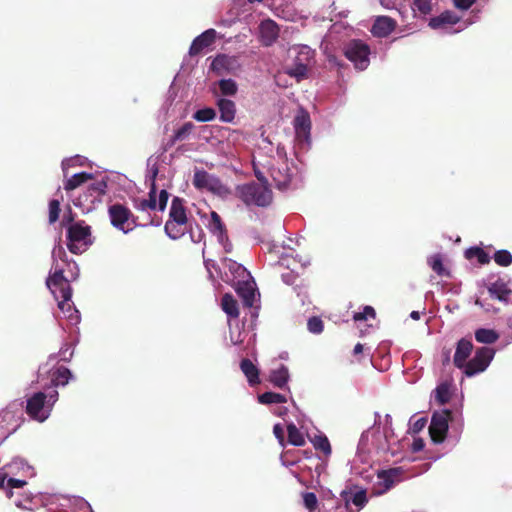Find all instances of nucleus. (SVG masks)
I'll return each instance as SVG.
<instances>
[{
	"label": "nucleus",
	"mask_w": 512,
	"mask_h": 512,
	"mask_svg": "<svg viewBox=\"0 0 512 512\" xmlns=\"http://www.w3.org/2000/svg\"><path fill=\"white\" fill-rule=\"evenodd\" d=\"M269 174L275 184V187L279 190H285L291 183L292 173L288 166V163H272L269 166Z\"/></svg>",
	"instance_id": "nucleus-12"
},
{
	"label": "nucleus",
	"mask_w": 512,
	"mask_h": 512,
	"mask_svg": "<svg viewBox=\"0 0 512 512\" xmlns=\"http://www.w3.org/2000/svg\"><path fill=\"white\" fill-rule=\"evenodd\" d=\"M46 286L58 301V307L65 311V305L69 304L72 297V288L69 280L64 276V269L56 265L55 270L49 273Z\"/></svg>",
	"instance_id": "nucleus-4"
},
{
	"label": "nucleus",
	"mask_w": 512,
	"mask_h": 512,
	"mask_svg": "<svg viewBox=\"0 0 512 512\" xmlns=\"http://www.w3.org/2000/svg\"><path fill=\"white\" fill-rule=\"evenodd\" d=\"M452 417V412L448 409L442 411H436L433 413L431 423L429 426V434L431 440L440 444L444 442L448 432V423Z\"/></svg>",
	"instance_id": "nucleus-10"
},
{
	"label": "nucleus",
	"mask_w": 512,
	"mask_h": 512,
	"mask_svg": "<svg viewBox=\"0 0 512 512\" xmlns=\"http://www.w3.org/2000/svg\"><path fill=\"white\" fill-rule=\"evenodd\" d=\"M93 175L87 172H80L77 174H74L71 178H69L65 184L64 189L66 191H72L82 184L86 183L88 180L92 179Z\"/></svg>",
	"instance_id": "nucleus-31"
},
{
	"label": "nucleus",
	"mask_w": 512,
	"mask_h": 512,
	"mask_svg": "<svg viewBox=\"0 0 512 512\" xmlns=\"http://www.w3.org/2000/svg\"><path fill=\"white\" fill-rule=\"evenodd\" d=\"M78 221H75V214L72 212L71 208L68 209V212L64 214L62 219V225L64 227H68V225H72V223H77Z\"/></svg>",
	"instance_id": "nucleus-53"
},
{
	"label": "nucleus",
	"mask_w": 512,
	"mask_h": 512,
	"mask_svg": "<svg viewBox=\"0 0 512 512\" xmlns=\"http://www.w3.org/2000/svg\"><path fill=\"white\" fill-rule=\"evenodd\" d=\"M92 244V229L84 220L68 225L66 229V246L72 254H82Z\"/></svg>",
	"instance_id": "nucleus-2"
},
{
	"label": "nucleus",
	"mask_w": 512,
	"mask_h": 512,
	"mask_svg": "<svg viewBox=\"0 0 512 512\" xmlns=\"http://www.w3.org/2000/svg\"><path fill=\"white\" fill-rule=\"evenodd\" d=\"M495 350L490 347H480L475 351V355L470 359L466 366L462 368L463 373L467 377H472L478 373H481L487 369L490 362L494 358Z\"/></svg>",
	"instance_id": "nucleus-9"
},
{
	"label": "nucleus",
	"mask_w": 512,
	"mask_h": 512,
	"mask_svg": "<svg viewBox=\"0 0 512 512\" xmlns=\"http://www.w3.org/2000/svg\"><path fill=\"white\" fill-rule=\"evenodd\" d=\"M253 171H254V175L255 177L257 178V180L259 181L258 184H263V185H268V179L266 178V176L264 175V173L256 166L255 163H253Z\"/></svg>",
	"instance_id": "nucleus-54"
},
{
	"label": "nucleus",
	"mask_w": 512,
	"mask_h": 512,
	"mask_svg": "<svg viewBox=\"0 0 512 512\" xmlns=\"http://www.w3.org/2000/svg\"><path fill=\"white\" fill-rule=\"evenodd\" d=\"M53 257H54V258H59V259H61L62 261L67 262V254H66V251H65V249H64L62 246H60V245L54 248V250H53Z\"/></svg>",
	"instance_id": "nucleus-57"
},
{
	"label": "nucleus",
	"mask_w": 512,
	"mask_h": 512,
	"mask_svg": "<svg viewBox=\"0 0 512 512\" xmlns=\"http://www.w3.org/2000/svg\"><path fill=\"white\" fill-rule=\"evenodd\" d=\"M363 352V345L361 343H357L353 349V354L358 355Z\"/></svg>",
	"instance_id": "nucleus-62"
},
{
	"label": "nucleus",
	"mask_w": 512,
	"mask_h": 512,
	"mask_svg": "<svg viewBox=\"0 0 512 512\" xmlns=\"http://www.w3.org/2000/svg\"><path fill=\"white\" fill-rule=\"evenodd\" d=\"M231 341L234 345H240L243 343L244 340L241 338V333H238L236 338H234L233 335L231 334Z\"/></svg>",
	"instance_id": "nucleus-61"
},
{
	"label": "nucleus",
	"mask_w": 512,
	"mask_h": 512,
	"mask_svg": "<svg viewBox=\"0 0 512 512\" xmlns=\"http://www.w3.org/2000/svg\"><path fill=\"white\" fill-rule=\"evenodd\" d=\"M168 198L169 193L165 189L161 190L157 199V209L159 211H164L166 209Z\"/></svg>",
	"instance_id": "nucleus-51"
},
{
	"label": "nucleus",
	"mask_w": 512,
	"mask_h": 512,
	"mask_svg": "<svg viewBox=\"0 0 512 512\" xmlns=\"http://www.w3.org/2000/svg\"><path fill=\"white\" fill-rule=\"evenodd\" d=\"M472 351L473 344L471 340H468L466 338L460 339L457 342L455 354L453 357L454 365L459 369H462L464 366H466V363L468 362V358L470 357Z\"/></svg>",
	"instance_id": "nucleus-16"
},
{
	"label": "nucleus",
	"mask_w": 512,
	"mask_h": 512,
	"mask_svg": "<svg viewBox=\"0 0 512 512\" xmlns=\"http://www.w3.org/2000/svg\"><path fill=\"white\" fill-rule=\"evenodd\" d=\"M369 318L375 319L376 318V312H375V309L372 306H368V305L363 308L362 312H356L353 315V320L355 322L366 321Z\"/></svg>",
	"instance_id": "nucleus-45"
},
{
	"label": "nucleus",
	"mask_w": 512,
	"mask_h": 512,
	"mask_svg": "<svg viewBox=\"0 0 512 512\" xmlns=\"http://www.w3.org/2000/svg\"><path fill=\"white\" fill-rule=\"evenodd\" d=\"M193 185L197 189H207L211 192H217L221 188L219 179L211 176L205 170H197L194 173Z\"/></svg>",
	"instance_id": "nucleus-14"
},
{
	"label": "nucleus",
	"mask_w": 512,
	"mask_h": 512,
	"mask_svg": "<svg viewBox=\"0 0 512 512\" xmlns=\"http://www.w3.org/2000/svg\"><path fill=\"white\" fill-rule=\"evenodd\" d=\"M396 28V21L389 16H379L374 21L371 33L375 37L384 38L390 35Z\"/></svg>",
	"instance_id": "nucleus-17"
},
{
	"label": "nucleus",
	"mask_w": 512,
	"mask_h": 512,
	"mask_svg": "<svg viewBox=\"0 0 512 512\" xmlns=\"http://www.w3.org/2000/svg\"><path fill=\"white\" fill-rule=\"evenodd\" d=\"M194 124L192 122L184 123L180 128H178L172 138L169 140L168 145L173 146L177 141H183L189 137L191 132L194 129Z\"/></svg>",
	"instance_id": "nucleus-33"
},
{
	"label": "nucleus",
	"mask_w": 512,
	"mask_h": 512,
	"mask_svg": "<svg viewBox=\"0 0 512 512\" xmlns=\"http://www.w3.org/2000/svg\"><path fill=\"white\" fill-rule=\"evenodd\" d=\"M288 380L289 372L285 365H281L278 369H274L270 372L269 381L277 388H284Z\"/></svg>",
	"instance_id": "nucleus-25"
},
{
	"label": "nucleus",
	"mask_w": 512,
	"mask_h": 512,
	"mask_svg": "<svg viewBox=\"0 0 512 512\" xmlns=\"http://www.w3.org/2000/svg\"><path fill=\"white\" fill-rule=\"evenodd\" d=\"M73 311H76V310H75L71 300H69V304L65 305V311H62V312L64 313V315L66 317L70 318V317H72Z\"/></svg>",
	"instance_id": "nucleus-60"
},
{
	"label": "nucleus",
	"mask_w": 512,
	"mask_h": 512,
	"mask_svg": "<svg viewBox=\"0 0 512 512\" xmlns=\"http://www.w3.org/2000/svg\"><path fill=\"white\" fill-rule=\"evenodd\" d=\"M235 290L238 296L242 299L243 305L246 307H252L256 297V288L253 281L249 279L240 280L235 283Z\"/></svg>",
	"instance_id": "nucleus-15"
},
{
	"label": "nucleus",
	"mask_w": 512,
	"mask_h": 512,
	"mask_svg": "<svg viewBox=\"0 0 512 512\" xmlns=\"http://www.w3.org/2000/svg\"><path fill=\"white\" fill-rule=\"evenodd\" d=\"M288 442L294 446L305 445V438L294 423L287 425Z\"/></svg>",
	"instance_id": "nucleus-34"
},
{
	"label": "nucleus",
	"mask_w": 512,
	"mask_h": 512,
	"mask_svg": "<svg viewBox=\"0 0 512 512\" xmlns=\"http://www.w3.org/2000/svg\"><path fill=\"white\" fill-rule=\"evenodd\" d=\"M313 446L316 450L322 451L326 456L332 452L330 442L325 435H318L312 440Z\"/></svg>",
	"instance_id": "nucleus-38"
},
{
	"label": "nucleus",
	"mask_w": 512,
	"mask_h": 512,
	"mask_svg": "<svg viewBox=\"0 0 512 512\" xmlns=\"http://www.w3.org/2000/svg\"><path fill=\"white\" fill-rule=\"evenodd\" d=\"M216 35V30L211 28L197 36L190 45L189 55L193 57L204 52L205 49L214 44Z\"/></svg>",
	"instance_id": "nucleus-13"
},
{
	"label": "nucleus",
	"mask_w": 512,
	"mask_h": 512,
	"mask_svg": "<svg viewBox=\"0 0 512 512\" xmlns=\"http://www.w3.org/2000/svg\"><path fill=\"white\" fill-rule=\"evenodd\" d=\"M258 401L261 404H274V403H286L287 398L285 395L276 392H264L258 396Z\"/></svg>",
	"instance_id": "nucleus-36"
},
{
	"label": "nucleus",
	"mask_w": 512,
	"mask_h": 512,
	"mask_svg": "<svg viewBox=\"0 0 512 512\" xmlns=\"http://www.w3.org/2000/svg\"><path fill=\"white\" fill-rule=\"evenodd\" d=\"M60 212H61L60 201L57 200V199H52L49 202V216H48V219H49V223L50 224L55 223L59 219Z\"/></svg>",
	"instance_id": "nucleus-46"
},
{
	"label": "nucleus",
	"mask_w": 512,
	"mask_h": 512,
	"mask_svg": "<svg viewBox=\"0 0 512 512\" xmlns=\"http://www.w3.org/2000/svg\"><path fill=\"white\" fill-rule=\"evenodd\" d=\"M223 265L232 275V279L227 278L226 281H232L235 284L240 280H245L250 277L246 268L232 259H225ZM225 275L228 277L227 272H225Z\"/></svg>",
	"instance_id": "nucleus-19"
},
{
	"label": "nucleus",
	"mask_w": 512,
	"mask_h": 512,
	"mask_svg": "<svg viewBox=\"0 0 512 512\" xmlns=\"http://www.w3.org/2000/svg\"><path fill=\"white\" fill-rule=\"evenodd\" d=\"M215 117L216 112L213 108L210 107L199 109L193 114V118L198 122H209L214 120Z\"/></svg>",
	"instance_id": "nucleus-40"
},
{
	"label": "nucleus",
	"mask_w": 512,
	"mask_h": 512,
	"mask_svg": "<svg viewBox=\"0 0 512 512\" xmlns=\"http://www.w3.org/2000/svg\"><path fill=\"white\" fill-rule=\"evenodd\" d=\"M27 484L25 480L15 479V478H9L7 479V488L13 489V488H22Z\"/></svg>",
	"instance_id": "nucleus-56"
},
{
	"label": "nucleus",
	"mask_w": 512,
	"mask_h": 512,
	"mask_svg": "<svg viewBox=\"0 0 512 512\" xmlns=\"http://www.w3.org/2000/svg\"><path fill=\"white\" fill-rule=\"evenodd\" d=\"M220 112V120L225 123L233 122L236 114V106L232 100L221 98L217 101Z\"/></svg>",
	"instance_id": "nucleus-22"
},
{
	"label": "nucleus",
	"mask_w": 512,
	"mask_h": 512,
	"mask_svg": "<svg viewBox=\"0 0 512 512\" xmlns=\"http://www.w3.org/2000/svg\"><path fill=\"white\" fill-rule=\"evenodd\" d=\"M476 0H454V5L460 10H468Z\"/></svg>",
	"instance_id": "nucleus-55"
},
{
	"label": "nucleus",
	"mask_w": 512,
	"mask_h": 512,
	"mask_svg": "<svg viewBox=\"0 0 512 512\" xmlns=\"http://www.w3.org/2000/svg\"><path fill=\"white\" fill-rule=\"evenodd\" d=\"M58 400V392H36L27 399L26 413L38 422H44L50 415L53 405Z\"/></svg>",
	"instance_id": "nucleus-3"
},
{
	"label": "nucleus",
	"mask_w": 512,
	"mask_h": 512,
	"mask_svg": "<svg viewBox=\"0 0 512 512\" xmlns=\"http://www.w3.org/2000/svg\"><path fill=\"white\" fill-rule=\"evenodd\" d=\"M71 377L72 374L70 370L64 366H60L52 371L51 382L54 387L65 386Z\"/></svg>",
	"instance_id": "nucleus-27"
},
{
	"label": "nucleus",
	"mask_w": 512,
	"mask_h": 512,
	"mask_svg": "<svg viewBox=\"0 0 512 512\" xmlns=\"http://www.w3.org/2000/svg\"><path fill=\"white\" fill-rule=\"evenodd\" d=\"M413 6L414 9L418 10L420 13L424 15H427L432 11L431 0H414Z\"/></svg>",
	"instance_id": "nucleus-48"
},
{
	"label": "nucleus",
	"mask_w": 512,
	"mask_h": 512,
	"mask_svg": "<svg viewBox=\"0 0 512 512\" xmlns=\"http://www.w3.org/2000/svg\"><path fill=\"white\" fill-rule=\"evenodd\" d=\"M221 306L223 311L231 318L239 316L238 303L236 299L229 293L223 295L221 299Z\"/></svg>",
	"instance_id": "nucleus-30"
},
{
	"label": "nucleus",
	"mask_w": 512,
	"mask_h": 512,
	"mask_svg": "<svg viewBox=\"0 0 512 512\" xmlns=\"http://www.w3.org/2000/svg\"><path fill=\"white\" fill-rule=\"evenodd\" d=\"M488 292L491 298L497 299L505 304L509 302V298L512 294L508 285L500 279L490 284Z\"/></svg>",
	"instance_id": "nucleus-20"
},
{
	"label": "nucleus",
	"mask_w": 512,
	"mask_h": 512,
	"mask_svg": "<svg viewBox=\"0 0 512 512\" xmlns=\"http://www.w3.org/2000/svg\"><path fill=\"white\" fill-rule=\"evenodd\" d=\"M261 43L271 46L279 37V27L273 20H265L260 24Z\"/></svg>",
	"instance_id": "nucleus-18"
},
{
	"label": "nucleus",
	"mask_w": 512,
	"mask_h": 512,
	"mask_svg": "<svg viewBox=\"0 0 512 512\" xmlns=\"http://www.w3.org/2000/svg\"><path fill=\"white\" fill-rule=\"evenodd\" d=\"M303 502L309 511H314L317 508V496L313 492H306L303 495Z\"/></svg>",
	"instance_id": "nucleus-49"
},
{
	"label": "nucleus",
	"mask_w": 512,
	"mask_h": 512,
	"mask_svg": "<svg viewBox=\"0 0 512 512\" xmlns=\"http://www.w3.org/2000/svg\"><path fill=\"white\" fill-rule=\"evenodd\" d=\"M208 228L210 232L213 235H215L220 242H223L225 239L228 238L226 227L222 222L220 215L215 211L211 212V220L209 222Z\"/></svg>",
	"instance_id": "nucleus-23"
},
{
	"label": "nucleus",
	"mask_w": 512,
	"mask_h": 512,
	"mask_svg": "<svg viewBox=\"0 0 512 512\" xmlns=\"http://www.w3.org/2000/svg\"><path fill=\"white\" fill-rule=\"evenodd\" d=\"M401 475L400 468H391L388 470H381L378 472V479L382 481V484L385 490H388L393 487L395 483V479Z\"/></svg>",
	"instance_id": "nucleus-28"
},
{
	"label": "nucleus",
	"mask_w": 512,
	"mask_h": 512,
	"mask_svg": "<svg viewBox=\"0 0 512 512\" xmlns=\"http://www.w3.org/2000/svg\"><path fill=\"white\" fill-rule=\"evenodd\" d=\"M235 196L247 206L266 207L271 204L273 195L267 185L256 182L245 183L236 186Z\"/></svg>",
	"instance_id": "nucleus-1"
},
{
	"label": "nucleus",
	"mask_w": 512,
	"mask_h": 512,
	"mask_svg": "<svg viewBox=\"0 0 512 512\" xmlns=\"http://www.w3.org/2000/svg\"><path fill=\"white\" fill-rule=\"evenodd\" d=\"M219 89L224 96H233L237 93L238 87L233 79H222L219 81Z\"/></svg>",
	"instance_id": "nucleus-39"
},
{
	"label": "nucleus",
	"mask_w": 512,
	"mask_h": 512,
	"mask_svg": "<svg viewBox=\"0 0 512 512\" xmlns=\"http://www.w3.org/2000/svg\"><path fill=\"white\" fill-rule=\"evenodd\" d=\"M465 257L468 260L477 258L480 264H488L490 262V256L480 247H470L465 251Z\"/></svg>",
	"instance_id": "nucleus-35"
},
{
	"label": "nucleus",
	"mask_w": 512,
	"mask_h": 512,
	"mask_svg": "<svg viewBox=\"0 0 512 512\" xmlns=\"http://www.w3.org/2000/svg\"><path fill=\"white\" fill-rule=\"evenodd\" d=\"M240 368L251 386H255L260 383L259 370L250 359H242L240 362Z\"/></svg>",
	"instance_id": "nucleus-24"
},
{
	"label": "nucleus",
	"mask_w": 512,
	"mask_h": 512,
	"mask_svg": "<svg viewBox=\"0 0 512 512\" xmlns=\"http://www.w3.org/2000/svg\"><path fill=\"white\" fill-rule=\"evenodd\" d=\"M106 189L107 182L105 180L93 182L88 186V192L90 193V196L94 198L103 196L106 193Z\"/></svg>",
	"instance_id": "nucleus-41"
},
{
	"label": "nucleus",
	"mask_w": 512,
	"mask_h": 512,
	"mask_svg": "<svg viewBox=\"0 0 512 512\" xmlns=\"http://www.w3.org/2000/svg\"><path fill=\"white\" fill-rule=\"evenodd\" d=\"M273 433L275 437L279 440V442L282 444L284 442V430L280 424L274 425Z\"/></svg>",
	"instance_id": "nucleus-59"
},
{
	"label": "nucleus",
	"mask_w": 512,
	"mask_h": 512,
	"mask_svg": "<svg viewBox=\"0 0 512 512\" xmlns=\"http://www.w3.org/2000/svg\"><path fill=\"white\" fill-rule=\"evenodd\" d=\"M494 261L499 266L507 267L512 264V254L508 250H498L494 254Z\"/></svg>",
	"instance_id": "nucleus-42"
},
{
	"label": "nucleus",
	"mask_w": 512,
	"mask_h": 512,
	"mask_svg": "<svg viewBox=\"0 0 512 512\" xmlns=\"http://www.w3.org/2000/svg\"><path fill=\"white\" fill-rule=\"evenodd\" d=\"M426 424H427V418L421 417V418L417 419L412 424L411 430H412L413 433L417 434V433H419L420 431H422L424 429Z\"/></svg>",
	"instance_id": "nucleus-52"
},
{
	"label": "nucleus",
	"mask_w": 512,
	"mask_h": 512,
	"mask_svg": "<svg viewBox=\"0 0 512 512\" xmlns=\"http://www.w3.org/2000/svg\"><path fill=\"white\" fill-rule=\"evenodd\" d=\"M343 52L345 57L354 63L355 68L364 70L369 65V46L361 40H351L344 48Z\"/></svg>",
	"instance_id": "nucleus-8"
},
{
	"label": "nucleus",
	"mask_w": 512,
	"mask_h": 512,
	"mask_svg": "<svg viewBox=\"0 0 512 512\" xmlns=\"http://www.w3.org/2000/svg\"><path fill=\"white\" fill-rule=\"evenodd\" d=\"M341 497L345 501L346 507H348L349 503L352 502L355 506L358 507L357 511L363 508L368 502L367 493L364 489L357 491L353 495L347 491H343L341 493Z\"/></svg>",
	"instance_id": "nucleus-26"
},
{
	"label": "nucleus",
	"mask_w": 512,
	"mask_h": 512,
	"mask_svg": "<svg viewBox=\"0 0 512 512\" xmlns=\"http://www.w3.org/2000/svg\"><path fill=\"white\" fill-rule=\"evenodd\" d=\"M132 202L134 209L138 212L137 216H140L139 225L158 226L160 224V221L156 216L152 215V212L157 210V190L154 181L152 182L151 188L148 192V198L138 197L134 198Z\"/></svg>",
	"instance_id": "nucleus-5"
},
{
	"label": "nucleus",
	"mask_w": 512,
	"mask_h": 512,
	"mask_svg": "<svg viewBox=\"0 0 512 512\" xmlns=\"http://www.w3.org/2000/svg\"><path fill=\"white\" fill-rule=\"evenodd\" d=\"M458 21H459V18L454 13H452L450 11H445V12L441 13L439 16L431 18L430 22H429V26L434 29H437V28L442 27L445 24H451V25L456 24Z\"/></svg>",
	"instance_id": "nucleus-29"
},
{
	"label": "nucleus",
	"mask_w": 512,
	"mask_h": 512,
	"mask_svg": "<svg viewBox=\"0 0 512 512\" xmlns=\"http://www.w3.org/2000/svg\"><path fill=\"white\" fill-rule=\"evenodd\" d=\"M431 269L439 276H449V271L443 265L442 256L440 254L432 255L428 260Z\"/></svg>",
	"instance_id": "nucleus-37"
},
{
	"label": "nucleus",
	"mask_w": 512,
	"mask_h": 512,
	"mask_svg": "<svg viewBox=\"0 0 512 512\" xmlns=\"http://www.w3.org/2000/svg\"><path fill=\"white\" fill-rule=\"evenodd\" d=\"M308 67L307 64L301 62H295L294 66L288 71V74L296 77L297 80H301L307 77Z\"/></svg>",
	"instance_id": "nucleus-44"
},
{
	"label": "nucleus",
	"mask_w": 512,
	"mask_h": 512,
	"mask_svg": "<svg viewBox=\"0 0 512 512\" xmlns=\"http://www.w3.org/2000/svg\"><path fill=\"white\" fill-rule=\"evenodd\" d=\"M295 144L301 150H308L311 145V119L307 111L301 109L294 117Z\"/></svg>",
	"instance_id": "nucleus-7"
},
{
	"label": "nucleus",
	"mask_w": 512,
	"mask_h": 512,
	"mask_svg": "<svg viewBox=\"0 0 512 512\" xmlns=\"http://www.w3.org/2000/svg\"><path fill=\"white\" fill-rule=\"evenodd\" d=\"M169 217L170 220L175 221L180 225H185L187 223L186 208L184 206L183 199L179 197L173 198L171 202Z\"/></svg>",
	"instance_id": "nucleus-21"
},
{
	"label": "nucleus",
	"mask_w": 512,
	"mask_h": 512,
	"mask_svg": "<svg viewBox=\"0 0 512 512\" xmlns=\"http://www.w3.org/2000/svg\"><path fill=\"white\" fill-rule=\"evenodd\" d=\"M227 61L228 57L226 55H219L213 60L212 66L213 68L218 69L220 67H224Z\"/></svg>",
	"instance_id": "nucleus-58"
},
{
	"label": "nucleus",
	"mask_w": 512,
	"mask_h": 512,
	"mask_svg": "<svg viewBox=\"0 0 512 512\" xmlns=\"http://www.w3.org/2000/svg\"><path fill=\"white\" fill-rule=\"evenodd\" d=\"M498 338V333L493 329L480 328L475 331V339L479 343L493 344Z\"/></svg>",
	"instance_id": "nucleus-32"
},
{
	"label": "nucleus",
	"mask_w": 512,
	"mask_h": 512,
	"mask_svg": "<svg viewBox=\"0 0 512 512\" xmlns=\"http://www.w3.org/2000/svg\"><path fill=\"white\" fill-rule=\"evenodd\" d=\"M475 304H476V305H478V306H480V307H482V308H484L486 311H491L490 305H485V304L483 303V301H481L480 299H477V300L475 301Z\"/></svg>",
	"instance_id": "nucleus-63"
},
{
	"label": "nucleus",
	"mask_w": 512,
	"mask_h": 512,
	"mask_svg": "<svg viewBox=\"0 0 512 512\" xmlns=\"http://www.w3.org/2000/svg\"><path fill=\"white\" fill-rule=\"evenodd\" d=\"M436 400L440 403V404H445L449 401V391H448V388L447 386L445 385H440L436 388V396H435Z\"/></svg>",
	"instance_id": "nucleus-50"
},
{
	"label": "nucleus",
	"mask_w": 512,
	"mask_h": 512,
	"mask_svg": "<svg viewBox=\"0 0 512 512\" xmlns=\"http://www.w3.org/2000/svg\"><path fill=\"white\" fill-rule=\"evenodd\" d=\"M307 328L313 334H320L324 329V323L320 317L313 316L308 319Z\"/></svg>",
	"instance_id": "nucleus-47"
},
{
	"label": "nucleus",
	"mask_w": 512,
	"mask_h": 512,
	"mask_svg": "<svg viewBox=\"0 0 512 512\" xmlns=\"http://www.w3.org/2000/svg\"><path fill=\"white\" fill-rule=\"evenodd\" d=\"M413 447H414L415 451H418V450L422 449V447H423L422 440L414 441Z\"/></svg>",
	"instance_id": "nucleus-64"
},
{
	"label": "nucleus",
	"mask_w": 512,
	"mask_h": 512,
	"mask_svg": "<svg viewBox=\"0 0 512 512\" xmlns=\"http://www.w3.org/2000/svg\"><path fill=\"white\" fill-rule=\"evenodd\" d=\"M24 418L21 413L12 410L9 406L0 411V430L5 437L10 436L18 430V428L24 422Z\"/></svg>",
	"instance_id": "nucleus-11"
},
{
	"label": "nucleus",
	"mask_w": 512,
	"mask_h": 512,
	"mask_svg": "<svg viewBox=\"0 0 512 512\" xmlns=\"http://www.w3.org/2000/svg\"><path fill=\"white\" fill-rule=\"evenodd\" d=\"M108 215L112 226L125 234L139 225L140 216H135L128 207L120 203L110 205Z\"/></svg>",
	"instance_id": "nucleus-6"
},
{
	"label": "nucleus",
	"mask_w": 512,
	"mask_h": 512,
	"mask_svg": "<svg viewBox=\"0 0 512 512\" xmlns=\"http://www.w3.org/2000/svg\"><path fill=\"white\" fill-rule=\"evenodd\" d=\"M180 224L175 221L168 220L165 224V232L172 239H178L181 235H183L184 231L180 228Z\"/></svg>",
	"instance_id": "nucleus-43"
}]
</instances>
